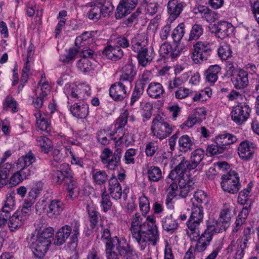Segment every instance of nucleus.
<instances>
[{"label":"nucleus","mask_w":259,"mask_h":259,"mask_svg":"<svg viewBox=\"0 0 259 259\" xmlns=\"http://www.w3.org/2000/svg\"><path fill=\"white\" fill-rule=\"evenodd\" d=\"M222 228L218 227L217 222L207 223L203 232L201 235L200 232L199 235L197 237L198 238L194 249V252L191 251L190 247L185 253L183 259H195V253L204 252L210 245L213 236L216 234L222 232Z\"/></svg>","instance_id":"f257e3e1"},{"label":"nucleus","mask_w":259,"mask_h":259,"mask_svg":"<svg viewBox=\"0 0 259 259\" xmlns=\"http://www.w3.org/2000/svg\"><path fill=\"white\" fill-rule=\"evenodd\" d=\"M204 212L201 206H193L190 217L187 221V234L191 240H195L199 235L200 224L203 222Z\"/></svg>","instance_id":"f03ea898"},{"label":"nucleus","mask_w":259,"mask_h":259,"mask_svg":"<svg viewBox=\"0 0 259 259\" xmlns=\"http://www.w3.org/2000/svg\"><path fill=\"white\" fill-rule=\"evenodd\" d=\"M80 225L77 220H73L72 221L68 222V225H66V238H69V241L68 242V247L69 248L72 255L69 259H77V253L75 248L78 242V235L79 234V228Z\"/></svg>","instance_id":"7ed1b4c3"},{"label":"nucleus","mask_w":259,"mask_h":259,"mask_svg":"<svg viewBox=\"0 0 259 259\" xmlns=\"http://www.w3.org/2000/svg\"><path fill=\"white\" fill-rule=\"evenodd\" d=\"M151 130L153 135L160 140L165 139L172 132V126L159 114L153 119Z\"/></svg>","instance_id":"20e7f679"},{"label":"nucleus","mask_w":259,"mask_h":259,"mask_svg":"<svg viewBox=\"0 0 259 259\" xmlns=\"http://www.w3.org/2000/svg\"><path fill=\"white\" fill-rule=\"evenodd\" d=\"M35 161V157L31 152L21 156L17 160L16 166L20 169L19 171L24 180L35 174L36 169L32 165Z\"/></svg>","instance_id":"39448f33"},{"label":"nucleus","mask_w":259,"mask_h":259,"mask_svg":"<svg viewBox=\"0 0 259 259\" xmlns=\"http://www.w3.org/2000/svg\"><path fill=\"white\" fill-rule=\"evenodd\" d=\"M221 179V187L225 192L236 194L241 187L238 174L235 170H230L226 175H223Z\"/></svg>","instance_id":"423d86ee"},{"label":"nucleus","mask_w":259,"mask_h":259,"mask_svg":"<svg viewBox=\"0 0 259 259\" xmlns=\"http://www.w3.org/2000/svg\"><path fill=\"white\" fill-rule=\"evenodd\" d=\"M193 48L192 59L195 64L207 60L212 52V44L206 41H197L193 45Z\"/></svg>","instance_id":"0eeeda50"},{"label":"nucleus","mask_w":259,"mask_h":259,"mask_svg":"<svg viewBox=\"0 0 259 259\" xmlns=\"http://www.w3.org/2000/svg\"><path fill=\"white\" fill-rule=\"evenodd\" d=\"M138 235L137 238L133 237L137 242L141 240L148 241L154 246L159 239L158 228L155 224H150L149 223L144 224L139 231Z\"/></svg>","instance_id":"6e6552de"},{"label":"nucleus","mask_w":259,"mask_h":259,"mask_svg":"<svg viewBox=\"0 0 259 259\" xmlns=\"http://www.w3.org/2000/svg\"><path fill=\"white\" fill-rule=\"evenodd\" d=\"M251 108L248 103L242 102L233 107L230 115L232 120L237 125L244 123L250 116Z\"/></svg>","instance_id":"1a4fd4ad"},{"label":"nucleus","mask_w":259,"mask_h":259,"mask_svg":"<svg viewBox=\"0 0 259 259\" xmlns=\"http://www.w3.org/2000/svg\"><path fill=\"white\" fill-rule=\"evenodd\" d=\"M79 194V189L74 174L69 167V165H66V197L74 200L78 197Z\"/></svg>","instance_id":"9d476101"},{"label":"nucleus","mask_w":259,"mask_h":259,"mask_svg":"<svg viewBox=\"0 0 259 259\" xmlns=\"http://www.w3.org/2000/svg\"><path fill=\"white\" fill-rule=\"evenodd\" d=\"M256 145L249 140H244L239 145L238 154L240 158L244 161H248L253 158L257 150Z\"/></svg>","instance_id":"9b49d317"},{"label":"nucleus","mask_w":259,"mask_h":259,"mask_svg":"<svg viewBox=\"0 0 259 259\" xmlns=\"http://www.w3.org/2000/svg\"><path fill=\"white\" fill-rule=\"evenodd\" d=\"M211 29L216 37L223 39L232 34L234 27L231 23L220 21L213 24Z\"/></svg>","instance_id":"f8f14e48"},{"label":"nucleus","mask_w":259,"mask_h":259,"mask_svg":"<svg viewBox=\"0 0 259 259\" xmlns=\"http://www.w3.org/2000/svg\"><path fill=\"white\" fill-rule=\"evenodd\" d=\"M116 250L120 256H123L125 259L139 258L138 252L126 241L124 238L117 240Z\"/></svg>","instance_id":"ddd939ff"},{"label":"nucleus","mask_w":259,"mask_h":259,"mask_svg":"<svg viewBox=\"0 0 259 259\" xmlns=\"http://www.w3.org/2000/svg\"><path fill=\"white\" fill-rule=\"evenodd\" d=\"M131 88L119 80L111 85L109 89L110 96L115 101H122L126 97L127 90Z\"/></svg>","instance_id":"4468645a"},{"label":"nucleus","mask_w":259,"mask_h":259,"mask_svg":"<svg viewBox=\"0 0 259 259\" xmlns=\"http://www.w3.org/2000/svg\"><path fill=\"white\" fill-rule=\"evenodd\" d=\"M179 157L181 160L180 162L175 168V169L171 170L168 175V178L171 179V180H174L176 179H180L181 178H185L184 177V173L186 170L190 171L194 169L193 168L190 167L191 164L189 161L186 159L184 156L180 155Z\"/></svg>","instance_id":"2eb2a0df"},{"label":"nucleus","mask_w":259,"mask_h":259,"mask_svg":"<svg viewBox=\"0 0 259 259\" xmlns=\"http://www.w3.org/2000/svg\"><path fill=\"white\" fill-rule=\"evenodd\" d=\"M138 0H120L117 7L115 18L120 19L125 17L135 9Z\"/></svg>","instance_id":"dca6fc26"},{"label":"nucleus","mask_w":259,"mask_h":259,"mask_svg":"<svg viewBox=\"0 0 259 259\" xmlns=\"http://www.w3.org/2000/svg\"><path fill=\"white\" fill-rule=\"evenodd\" d=\"M112 151L108 148H104L100 156L102 163L110 170H115L120 164V161L112 157Z\"/></svg>","instance_id":"f3484780"},{"label":"nucleus","mask_w":259,"mask_h":259,"mask_svg":"<svg viewBox=\"0 0 259 259\" xmlns=\"http://www.w3.org/2000/svg\"><path fill=\"white\" fill-rule=\"evenodd\" d=\"M137 70L132 64L125 65L122 69L119 80L132 88V82L137 74Z\"/></svg>","instance_id":"a211bd4d"},{"label":"nucleus","mask_w":259,"mask_h":259,"mask_svg":"<svg viewBox=\"0 0 259 259\" xmlns=\"http://www.w3.org/2000/svg\"><path fill=\"white\" fill-rule=\"evenodd\" d=\"M186 6L184 2L178 0H169L167 4V11L170 20L173 21L178 18Z\"/></svg>","instance_id":"6ab92c4d"},{"label":"nucleus","mask_w":259,"mask_h":259,"mask_svg":"<svg viewBox=\"0 0 259 259\" xmlns=\"http://www.w3.org/2000/svg\"><path fill=\"white\" fill-rule=\"evenodd\" d=\"M108 192L109 193L108 194L115 200H118L121 198L122 194V187L117 177L114 175H112L108 179Z\"/></svg>","instance_id":"aec40b11"},{"label":"nucleus","mask_w":259,"mask_h":259,"mask_svg":"<svg viewBox=\"0 0 259 259\" xmlns=\"http://www.w3.org/2000/svg\"><path fill=\"white\" fill-rule=\"evenodd\" d=\"M25 214V213H23L22 211L18 209L12 216H11V213H10L8 226L11 232L15 231L23 225L24 222L28 218Z\"/></svg>","instance_id":"412c9836"},{"label":"nucleus","mask_w":259,"mask_h":259,"mask_svg":"<svg viewBox=\"0 0 259 259\" xmlns=\"http://www.w3.org/2000/svg\"><path fill=\"white\" fill-rule=\"evenodd\" d=\"M252 187L253 183L250 182L247 184L246 188L239 193L237 197V202L240 205L243 206L242 208H246L251 210L252 201L249 199V196Z\"/></svg>","instance_id":"4be33fe9"},{"label":"nucleus","mask_w":259,"mask_h":259,"mask_svg":"<svg viewBox=\"0 0 259 259\" xmlns=\"http://www.w3.org/2000/svg\"><path fill=\"white\" fill-rule=\"evenodd\" d=\"M128 115V111L126 110H124L115 121L114 130L113 132L110 133V137L111 139H113V137L117 133H118V136H120V138L124 135V127L127 124Z\"/></svg>","instance_id":"5701e85b"},{"label":"nucleus","mask_w":259,"mask_h":259,"mask_svg":"<svg viewBox=\"0 0 259 259\" xmlns=\"http://www.w3.org/2000/svg\"><path fill=\"white\" fill-rule=\"evenodd\" d=\"M248 74L243 69H239L235 75L231 78L234 88L237 90L246 88L249 83Z\"/></svg>","instance_id":"b1692460"},{"label":"nucleus","mask_w":259,"mask_h":259,"mask_svg":"<svg viewBox=\"0 0 259 259\" xmlns=\"http://www.w3.org/2000/svg\"><path fill=\"white\" fill-rule=\"evenodd\" d=\"M130 41L132 50L137 54L148 44L147 37L144 33L137 34L131 39Z\"/></svg>","instance_id":"393cba45"},{"label":"nucleus","mask_w":259,"mask_h":259,"mask_svg":"<svg viewBox=\"0 0 259 259\" xmlns=\"http://www.w3.org/2000/svg\"><path fill=\"white\" fill-rule=\"evenodd\" d=\"M155 56V53L153 48L148 49L145 47L137 54V58L139 64L145 67L150 63Z\"/></svg>","instance_id":"a878e982"},{"label":"nucleus","mask_w":259,"mask_h":259,"mask_svg":"<svg viewBox=\"0 0 259 259\" xmlns=\"http://www.w3.org/2000/svg\"><path fill=\"white\" fill-rule=\"evenodd\" d=\"M69 111L72 115L77 118H85L89 113L88 104L81 103H74L69 107Z\"/></svg>","instance_id":"bb28decb"},{"label":"nucleus","mask_w":259,"mask_h":259,"mask_svg":"<svg viewBox=\"0 0 259 259\" xmlns=\"http://www.w3.org/2000/svg\"><path fill=\"white\" fill-rule=\"evenodd\" d=\"M50 245L51 244L47 241L45 242V241L37 238L31 245L32 251L34 255L38 258L43 257Z\"/></svg>","instance_id":"cd10ccee"},{"label":"nucleus","mask_w":259,"mask_h":259,"mask_svg":"<svg viewBox=\"0 0 259 259\" xmlns=\"http://www.w3.org/2000/svg\"><path fill=\"white\" fill-rule=\"evenodd\" d=\"M146 215L140 214L139 212H136L132 219L131 226L130 231L132 237L137 238L139 235V231L142 228L144 224H147L148 222L145 221Z\"/></svg>","instance_id":"c85d7f7f"},{"label":"nucleus","mask_w":259,"mask_h":259,"mask_svg":"<svg viewBox=\"0 0 259 259\" xmlns=\"http://www.w3.org/2000/svg\"><path fill=\"white\" fill-rule=\"evenodd\" d=\"M194 181L188 176H186V178H180L179 180L180 196L183 198L187 197L189 193L194 189Z\"/></svg>","instance_id":"c756f323"},{"label":"nucleus","mask_w":259,"mask_h":259,"mask_svg":"<svg viewBox=\"0 0 259 259\" xmlns=\"http://www.w3.org/2000/svg\"><path fill=\"white\" fill-rule=\"evenodd\" d=\"M103 55L107 59L116 61L121 59L123 52L120 47L117 46L107 45L102 52Z\"/></svg>","instance_id":"7c9ffc66"},{"label":"nucleus","mask_w":259,"mask_h":259,"mask_svg":"<svg viewBox=\"0 0 259 259\" xmlns=\"http://www.w3.org/2000/svg\"><path fill=\"white\" fill-rule=\"evenodd\" d=\"M237 140L238 138L235 135L224 132L215 137V143L225 147L226 150L227 146L234 144Z\"/></svg>","instance_id":"2f4dec72"},{"label":"nucleus","mask_w":259,"mask_h":259,"mask_svg":"<svg viewBox=\"0 0 259 259\" xmlns=\"http://www.w3.org/2000/svg\"><path fill=\"white\" fill-rule=\"evenodd\" d=\"M34 116L36 119L37 127L41 131L49 133L51 130V126L48 116L40 111L36 112Z\"/></svg>","instance_id":"473e14b6"},{"label":"nucleus","mask_w":259,"mask_h":259,"mask_svg":"<svg viewBox=\"0 0 259 259\" xmlns=\"http://www.w3.org/2000/svg\"><path fill=\"white\" fill-rule=\"evenodd\" d=\"M178 150L181 152L186 153L191 151L195 145L194 139L187 135L181 136L178 141Z\"/></svg>","instance_id":"72a5a7b5"},{"label":"nucleus","mask_w":259,"mask_h":259,"mask_svg":"<svg viewBox=\"0 0 259 259\" xmlns=\"http://www.w3.org/2000/svg\"><path fill=\"white\" fill-rule=\"evenodd\" d=\"M198 12H195V14L200 13L201 17L208 23L214 22L219 18V14L213 11L207 7L203 5H200L197 7Z\"/></svg>","instance_id":"f704fd0d"},{"label":"nucleus","mask_w":259,"mask_h":259,"mask_svg":"<svg viewBox=\"0 0 259 259\" xmlns=\"http://www.w3.org/2000/svg\"><path fill=\"white\" fill-rule=\"evenodd\" d=\"M97 34V31H85L76 37L75 40V45L78 49L83 47L89 46Z\"/></svg>","instance_id":"c9c22d12"},{"label":"nucleus","mask_w":259,"mask_h":259,"mask_svg":"<svg viewBox=\"0 0 259 259\" xmlns=\"http://www.w3.org/2000/svg\"><path fill=\"white\" fill-rule=\"evenodd\" d=\"M232 206L228 203L224 204L220 212V215L218 220L222 223L224 226V230H226L230 225L232 219L231 211Z\"/></svg>","instance_id":"e433bc0d"},{"label":"nucleus","mask_w":259,"mask_h":259,"mask_svg":"<svg viewBox=\"0 0 259 259\" xmlns=\"http://www.w3.org/2000/svg\"><path fill=\"white\" fill-rule=\"evenodd\" d=\"M147 93L152 98L159 99L163 96L165 90L161 83L152 82L148 85Z\"/></svg>","instance_id":"4c0bfd02"},{"label":"nucleus","mask_w":259,"mask_h":259,"mask_svg":"<svg viewBox=\"0 0 259 259\" xmlns=\"http://www.w3.org/2000/svg\"><path fill=\"white\" fill-rule=\"evenodd\" d=\"M221 70L219 65H210L204 72L206 81L210 84H213L218 80V74L221 73Z\"/></svg>","instance_id":"58836bf2"},{"label":"nucleus","mask_w":259,"mask_h":259,"mask_svg":"<svg viewBox=\"0 0 259 259\" xmlns=\"http://www.w3.org/2000/svg\"><path fill=\"white\" fill-rule=\"evenodd\" d=\"M251 210L247 208H242L236 217L235 222L233 226L232 232L237 233L239 231L243 225L245 224L248 214Z\"/></svg>","instance_id":"ea45409f"},{"label":"nucleus","mask_w":259,"mask_h":259,"mask_svg":"<svg viewBox=\"0 0 259 259\" xmlns=\"http://www.w3.org/2000/svg\"><path fill=\"white\" fill-rule=\"evenodd\" d=\"M204 157V151L202 149H197L191 153L190 160L189 161L191 165L190 167L194 169L199 164L203 166L204 164L202 162Z\"/></svg>","instance_id":"a19ab883"},{"label":"nucleus","mask_w":259,"mask_h":259,"mask_svg":"<svg viewBox=\"0 0 259 259\" xmlns=\"http://www.w3.org/2000/svg\"><path fill=\"white\" fill-rule=\"evenodd\" d=\"M162 226L165 231L172 233L178 229V223L173 218L172 215L170 214L162 219Z\"/></svg>","instance_id":"79ce46f5"},{"label":"nucleus","mask_w":259,"mask_h":259,"mask_svg":"<svg viewBox=\"0 0 259 259\" xmlns=\"http://www.w3.org/2000/svg\"><path fill=\"white\" fill-rule=\"evenodd\" d=\"M11 167V164L9 163L0 162V188L7 184Z\"/></svg>","instance_id":"37998d69"},{"label":"nucleus","mask_w":259,"mask_h":259,"mask_svg":"<svg viewBox=\"0 0 259 259\" xmlns=\"http://www.w3.org/2000/svg\"><path fill=\"white\" fill-rule=\"evenodd\" d=\"M54 235V230L52 227H48L43 229H40L37 235V238L42 241H47L51 244Z\"/></svg>","instance_id":"c03bdc74"},{"label":"nucleus","mask_w":259,"mask_h":259,"mask_svg":"<svg viewBox=\"0 0 259 259\" xmlns=\"http://www.w3.org/2000/svg\"><path fill=\"white\" fill-rule=\"evenodd\" d=\"M3 110L7 111L11 110L13 113L18 112V103L14 97L9 95L7 96L3 102Z\"/></svg>","instance_id":"a18cd8bd"},{"label":"nucleus","mask_w":259,"mask_h":259,"mask_svg":"<svg viewBox=\"0 0 259 259\" xmlns=\"http://www.w3.org/2000/svg\"><path fill=\"white\" fill-rule=\"evenodd\" d=\"M98 7H99L101 15L103 17L109 16L113 11V6L109 1H96Z\"/></svg>","instance_id":"49530a36"},{"label":"nucleus","mask_w":259,"mask_h":259,"mask_svg":"<svg viewBox=\"0 0 259 259\" xmlns=\"http://www.w3.org/2000/svg\"><path fill=\"white\" fill-rule=\"evenodd\" d=\"M68 96H67L68 101V104H70L71 102H76L77 101H81L82 99L80 98L78 96L80 94L79 90V85L75 84H69Z\"/></svg>","instance_id":"de8ad7c7"},{"label":"nucleus","mask_w":259,"mask_h":259,"mask_svg":"<svg viewBox=\"0 0 259 259\" xmlns=\"http://www.w3.org/2000/svg\"><path fill=\"white\" fill-rule=\"evenodd\" d=\"M147 173L148 180L151 182H158L162 178L160 168L156 166L152 165L148 167Z\"/></svg>","instance_id":"09e8293b"},{"label":"nucleus","mask_w":259,"mask_h":259,"mask_svg":"<svg viewBox=\"0 0 259 259\" xmlns=\"http://www.w3.org/2000/svg\"><path fill=\"white\" fill-rule=\"evenodd\" d=\"M87 209L90 223V227L92 229H94L101 219V215L94 207L88 205Z\"/></svg>","instance_id":"8fccbe9b"},{"label":"nucleus","mask_w":259,"mask_h":259,"mask_svg":"<svg viewBox=\"0 0 259 259\" xmlns=\"http://www.w3.org/2000/svg\"><path fill=\"white\" fill-rule=\"evenodd\" d=\"M63 208L60 205V202L57 200H53L49 206V210L47 211L49 218H55L59 215L62 211Z\"/></svg>","instance_id":"3c124183"},{"label":"nucleus","mask_w":259,"mask_h":259,"mask_svg":"<svg viewBox=\"0 0 259 259\" xmlns=\"http://www.w3.org/2000/svg\"><path fill=\"white\" fill-rule=\"evenodd\" d=\"M185 33L184 23L179 24L172 31L171 37L175 44H179Z\"/></svg>","instance_id":"603ef678"},{"label":"nucleus","mask_w":259,"mask_h":259,"mask_svg":"<svg viewBox=\"0 0 259 259\" xmlns=\"http://www.w3.org/2000/svg\"><path fill=\"white\" fill-rule=\"evenodd\" d=\"M218 54L222 60H226L232 57V51L230 45L227 43L222 44L218 50Z\"/></svg>","instance_id":"864d4df0"},{"label":"nucleus","mask_w":259,"mask_h":259,"mask_svg":"<svg viewBox=\"0 0 259 259\" xmlns=\"http://www.w3.org/2000/svg\"><path fill=\"white\" fill-rule=\"evenodd\" d=\"M108 177L107 172L103 170L94 171L93 172V179L98 185L101 186L105 184L108 180Z\"/></svg>","instance_id":"5fc2aeb1"},{"label":"nucleus","mask_w":259,"mask_h":259,"mask_svg":"<svg viewBox=\"0 0 259 259\" xmlns=\"http://www.w3.org/2000/svg\"><path fill=\"white\" fill-rule=\"evenodd\" d=\"M191 201L195 206H201L202 203H206L208 201L206 194L202 190L195 192Z\"/></svg>","instance_id":"6e6d98bb"},{"label":"nucleus","mask_w":259,"mask_h":259,"mask_svg":"<svg viewBox=\"0 0 259 259\" xmlns=\"http://www.w3.org/2000/svg\"><path fill=\"white\" fill-rule=\"evenodd\" d=\"M203 32V28L202 25L197 24H194L190 30L189 38L187 39L188 41L197 40L202 35Z\"/></svg>","instance_id":"4d7b16f0"},{"label":"nucleus","mask_w":259,"mask_h":259,"mask_svg":"<svg viewBox=\"0 0 259 259\" xmlns=\"http://www.w3.org/2000/svg\"><path fill=\"white\" fill-rule=\"evenodd\" d=\"M97 139L98 142L102 145H107L110 143L111 140H116L117 137L113 136V139L110 137V134H107L105 130L99 131L97 134Z\"/></svg>","instance_id":"13d9d810"},{"label":"nucleus","mask_w":259,"mask_h":259,"mask_svg":"<svg viewBox=\"0 0 259 259\" xmlns=\"http://www.w3.org/2000/svg\"><path fill=\"white\" fill-rule=\"evenodd\" d=\"M36 141L37 145L41 148V151L46 153H48L52 148V142L46 137H38L36 139Z\"/></svg>","instance_id":"bf43d9fd"},{"label":"nucleus","mask_w":259,"mask_h":259,"mask_svg":"<svg viewBox=\"0 0 259 259\" xmlns=\"http://www.w3.org/2000/svg\"><path fill=\"white\" fill-rule=\"evenodd\" d=\"M112 203L110 198V195L107 193L106 189L104 188L101 194V206L104 212H106L111 208Z\"/></svg>","instance_id":"052dcab7"},{"label":"nucleus","mask_w":259,"mask_h":259,"mask_svg":"<svg viewBox=\"0 0 259 259\" xmlns=\"http://www.w3.org/2000/svg\"><path fill=\"white\" fill-rule=\"evenodd\" d=\"M101 239L103 241H106L105 245L108 242L113 243V247L116 248V244H117V240H120L117 236H115L111 238L110 230L109 228H102V236Z\"/></svg>","instance_id":"680f3d73"},{"label":"nucleus","mask_w":259,"mask_h":259,"mask_svg":"<svg viewBox=\"0 0 259 259\" xmlns=\"http://www.w3.org/2000/svg\"><path fill=\"white\" fill-rule=\"evenodd\" d=\"M35 199H36L33 197L28 196V197L24 200L21 209H19L18 210L22 211L23 213H25V214L29 217L31 212L32 205L34 203Z\"/></svg>","instance_id":"e2e57ef3"},{"label":"nucleus","mask_w":259,"mask_h":259,"mask_svg":"<svg viewBox=\"0 0 259 259\" xmlns=\"http://www.w3.org/2000/svg\"><path fill=\"white\" fill-rule=\"evenodd\" d=\"M153 110V105L151 103L146 102L143 105L142 107V116L144 122H145L151 118Z\"/></svg>","instance_id":"0e129e2a"},{"label":"nucleus","mask_w":259,"mask_h":259,"mask_svg":"<svg viewBox=\"0 0 259 259\" xmlns=\"http://www.w3.org/2000/svg\"><path fill=\"white\" fill-rule=\"evenodd\" d=\"M137 153V149L130 148L127 150L123 156V161L126 164H134L135 163V156Z\"/></svg>","instance_id":"69168bd1"},{"label":"nucleus","mask_w":259,"mask_h":259,"mask_svg":"<svg viewBox=\"0 0 259 259\" xmlns=\"http://www.w3.org/2000/svg\"><path fill=\"white\" fill-rule=\"evenodd\" d=\"M113 243L108 242L106 245L105 254L106 259H120L119 253L113 250Z\"/></svg>","instance_id":"338daca9"},{"label":"nucleus","mask_w":259,"mask_h":259,"mask_svg":"<svg viewBox=\"0 0 259 259\" xmlns=\"http://www.w3.org/2000/svg\"><path fill=\"white\" fill-rule=\"evenodd\" d=\"M139 207L142 213L147 215L150 211V203L148 199L145 195L139 198Z\"/></svg>","instance_id":"774afa93"}]
</instances>
